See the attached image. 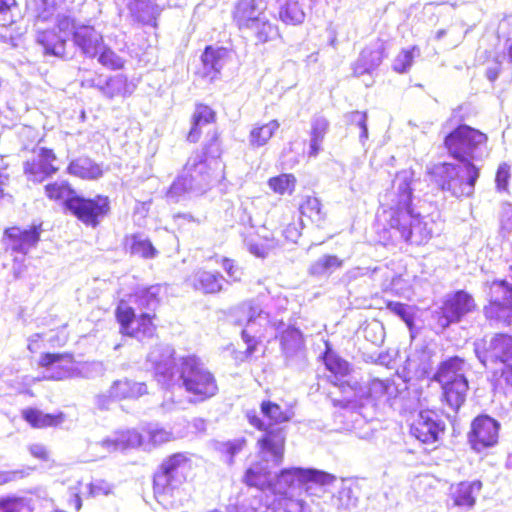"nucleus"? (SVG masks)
I'll use <instances>...</instances> for the list:
<instances>
[{"label":"nucleus","mask_w":512,"mask_h":512,"mask_svg":"<svg viewBox=\"0 0 512 512\" xmlns=\"http://www.w3.org/2000/svg\"><path fill=\"white\" fill-rule=\"evenodd\" d=\"M486 134L466 124H460L444 138L448 154L458 163L443 162L430 170L432 182L451 197H470L480 176L476 161L487 153Z\"/></svg>","instance_id":"1"},{"label":"nucleus","mask_w":512,"mask_h":512,"mask_svg":"<svg viewBox=\"0 0 512 512\" xmlns=\"http://www.w3.org/2000/svg\"><path fill=\"white\" fill-rule=\"evenodd\" d=\"M147 361L153 367L158 383L183 388L190 403L207 401L219 391L215 375L195 354L175 356L173 347L157 345L149 352Z\"/></svg>","instance_id":"2"},{"label":"nucleus","mask_w":512,"mask_h":512,"mask_svg":"<svg viewBox=\"0 0 512 512\" xmlns=\"http://www.w3.org/2000/svg\"><path fill=\"white\" fill-rule=\"evenodd\" d=\"M411 169L399 171L389 190L380 195V205L388 218L390 237L395 240L421 245L433 234V222L427 221L413 208V191L416 185Z\"/></svg>","instance_id":"3"},{"label":"nucleus","mask_w":512,"mask_h":512,"mask_svg":"<svg viewBox=\"0 0 512 512\" xmlns=\"http://www.w3.org/2000/svg\"><path fill=\"white\" fill-rule=\"evenodd\" d=\"M260 413L268 420V424L260 418L256 410H248L246 417L250 425L263 431L262 436L257 440V445L260 457L266 464L257 463L248 468L243 480L248 486L263 490L272 486L275 480L268 465L277 467L284 458L286 431L278 425L290 421L293 412L289 409L283 410L271 401H263L260 405Z\"/></svg>","instance_id":"4"},{"label":"nucleus","mask_w":512,"mask_h":512,"mask_svg":"<svg viewBox=\"0 0 512 512\" xmlns=\"http://www.w3.org/2000/svg\"><path fill=\"white\" fill-rule=\"evenodd\" d=\"M471 369L467 361L458 356L442 360L432 376V380L442 388V400L456 414L465 403L469 389L466 373Z\"/></svg>","instance_id":"5"},{"label":"nucleus","mask_w":512,"mask_h":512,"mask_svg":"<svg viewBox=\"0 0 512 512\" xmlns=\"http://www.w3.org/2000/svg\"><path fill=\"white\" fill-rule=\"evenodd\" d=\"M216 170L204 155L196 151L187 159L181 174L171 184L166 197L179 202L186 194H202L210 188Z\"/></svg>","instance_id":"6"},{"label":"nucleus","mask_w":512,"mask_h":512,"mask_svg":"<svg viewBox=\"0 0 512 512\" xmlns=\"http://www.w3.org/2000/svg\"><path fill=\"white\" fill-rule=\"evenodd\" d=\"M190 468V460L184 453H175L165 458L153 478L156 496L166 502L168 496L178 494Z\"/></svg>","instance_id":"7"},{"label":"nucleus","mask_w":512,"mask_h":512,"mask_svg":"<svg viewBox=\"0 0 512 512\" xmlns=\"http://www.w3.org/2000/svg\"><path fill=\"white\" fill-rule=\"evenodd\" d=\"M474 352L480 363L487 367L492 364L512 363V335L496 333L474 342Z\"/></svg>","instance_id":"8"},{"label":"nucleus","mask_w":512,"mask_h":512,"mask_svg":"<svg viewBox=\"0 0 512 512\" xmlns=\"http://www.w3.org/2000/svg\"><path fill=\"white\" fill-rule=\"evenodd\" d=\"M398 388L390 380L372 379L367 384L354 385V414L356 409H374L378 402L396 397Z\"/></svg>","instance_id":"9"},{"label":"nucleus","mask_w":512,"mask_h":512,"mask_svg":"<svg viewBox=\"0 0 512 512\" xmlns=\"http://www.w3.org/2000/svg\"><path fill=\"white\" fill-rule=\"evenodd\" d=\"M238 313L243 317H239V324L245 323L242 330V339L247 344L245 350V358L253 355L257 346V337H260V328L270 324L269 314L263 311L258 305L252 302L243 303L238 308Z\"/></svg>","instance_id":"10"},{"label":"nucleus","mask_w":512,"mask_h":512,"mask_svg":"<svg viewBox=\"0 0 512 512\" xmlns=\"http://www.w3.org/2000/svg\"><path fill=\"white\" fill-rule=\"evenodd\" d=\"M68 210L85 225L96 227L108 215L110 200L102 195L94 198L77 195L68 202Z\"/></svg>","instance_id":"11"},{"label":"nucleus","mask_w":512,"mask_h":512,"mask_svg":"<svg viewBox=\"0 0 512 512\" xmlns=\"http://www.w3.org/2000/svg\"><path fill=\"white\" fill-rule=\"evenodd\" d=\"M500 423L489 415L477 416L472 422L468 433L471 448L480 453L498 443Z\"/></svg>","instance_id":"12"},{"label":"nucleus","mask_w":512,"mask_h":512,"mask_svg":"<svg viewBox=\"0 0 512 512\" xmlns=\"http://www.w3.org/2000/svg\"><path fill=\"white\" fill-rule=\"evenodd\" d=\"M276 331L280 334V344L282 352L285 356L286 364L288 366L300 367L305 361V347L302 332L291 326L285 329V323L282 320L270 321Z\"/></svg>","instance_id":"13"},{"label":"nucleus","mask_w":512,"mask_h":512,"mask_svg":"<svg viewBox=\"0 0 512 512\" xmlns=\"http://www.w3.org/2000/svg\"><path fill=\"white\" fill-rule=\"evenodd\" d=\"M474 308L473 297L464 290H458L446 297L441 307L440 324L448 327L452 323H457Z\"/></svg>","instance_id":"14"},{"label":"nucleus","mask_w":512,"mask_h":512,"mask_svg":"<svg viewBox=\"0 0 512 512\" xmlns=\"http://www.w3.org/2000/svg\"><path fill=\"white\" fill-rule=\"evenodd\" d=\"M444 430L445 423L432 410L421 411L410 427L411 435L425 444L437 442Z\"/></svg>","instance_id":"15"},{"label":"nucleus","mask_w":512,"mask_h":512,"mask_svg":"<svg viewBox=\"0 0 512 512\" xmlns=\"http://www.w3.org/2000/svg\"><path fill=\"white\" fill-rule=\"evenodd\" d=\"M324 363L326 368L332 373L331 382L337 386L341 393L345 394L341 399H334V405L342 408H347L351 403L349 396L352 390L350 384V377L348 375L349 364L340 357L327 352L324 356Z\"/></svg>","instance_id":"16"},{"label":"nucleus","mask_w":512,"mask_h":512,"mask_svg":"<svg viewBox=\"0 0 512 512\" xmlns=\"http://www.w3.org/2000/svg\"><path fill=\"white\" fill-rule=\"evenodd\" d=\"M35 157L24 163V172L34 182H42L58 171L53 162L56 155L52 149L45 147L34 150Z\"/></svg>","instance_id":"17"},{"label":"nucleus","mask_w":512,"mask_h":512,"mask_svg":"<svg viewBox=\"0 0 512 512\" xmlns=\"http://www.w3.org/2000/svg\"><path fill=\"white\" fill-rule=\"evenodd\" d=\"M39 365L45 369L43 372L44 379L64 380L73 378L74 360L69 354H42Z\"/></svg>","instance_id":"18"},{"label":"nucleus","mask_w":512,"mask_h":512,"mask_svg":"<svg viewBox=\"0 0 512 512\" xmlns=\"http://www.w3.org/2000/svg\"><path fill=\"white\" fill-rule=\"evenodd\" d=\"M231 61V52L225 47L207 46L201 55L202 77L209 81L219 78L222 69Z\"/></svg>","instance_id":"19"},{"label":"nucleus","mask_w":512,"mask_h":512,"mask_svg":"<svg viewBox=\"0 0 512 512\" xmlns=\"http://www.w3.org/2000/svg\"><path fill=\"white\" fill-rule=\"evenodd\" d=\"M40 226H32L28 229L11 227L5 230V237L8 240L7 246L12 252L24 256L34 248L40 239Z\"/></svg>","instance_id":"20"},{"label":"nucleus","mask_w":512,"mask_h":512,"mask_svg":"<svg viewBox=\"0 0 512 512\" xmlns=\"http://www.w3.org/2000/svg\"><path fill=\"white\" fill-rule=\"evenodd\" d=\"M143 445V436L136 430L117 431L106 437L101 442L89 445V450L97 451L99 448L105 453L125 450Z\"/></svg>","instance_id":"21"},{"label":"nucleus","mask_w":512,"mask_h":512,"mask_svg":"<svg viewBox=\"0 0 512 512\" xmlns=\"http://www.w3.org/2000/svg\"><path fill=\"white\" fill-rule=\"evenodd\" d=\"M266 10L264 0H239L233 12V19L241 31L254 25Z\"/></svg>","instance_id":"22"},{"label":"nucleus","mask_w":512,"mask_h":512,"mask_svg":"<svg viewBox=\"0 0 512 512\" xmlns=\"http://www.w3.org/2000/svg\"><path fill=\"white\" fill-rule=\"evenodd\" d=\"M482 489L480 480L462 481L452 484L449 489V498L453 506L463 510H470L476 503V497Z\"/></svg>","instance_id":"23"},{"label":"nucleus","mask_w":512,"mask_h":512,"mask_svg":"<svg viewBox=\"0 0 512 512\" xmlns=\"http://www.w3.org/2000/svg\"><path fill=\"white\" fill-rule=\"evenodd\" d=\"M73 40L82 53L88 57L98 55L103 45V37L101 33L92 26L82 25L75 29Z\"/></svg>","instance_id":"24"},{"label":"nucleus","mask_w":512,"mask_h":512,"mask_svg":"<svg viewBox=\"0 0 512 512\" xmlns=\"http://www.w3.org/2000/svg\"><path fill=\"white\" fill-rule=\"evenodd\" d=\"M191 283L195 290L204 294H216L224 290V284L230 282L218 271L199 269L191 276Z\"/></svg>","instance_id":"25"},{"label":"nucleus","mask_w":512,"mask_h":512,"mask_svg":"<svg viewBox=\"0 0 512 512\" xmlns=\"http://www.w3.org/2000/svg\"><path fill=\"white\" fill-rule=\"evenodd\" d=\"M109 397L115 400L137 399L147 394V385L127 378L116 380L109 388Z\"/></svg>","instance_id":"26"},{"label":"nucleus","mask_w":512,"mask_h":512,"mask_svg":"<svg viewBox=\"0 0 512 512\" xmlns=\"http://www.w3.org/2000/svg\"><path fill=\"white\" fill-rule=\"evenodd\" d=\"M244 243L246 244L249 252L256 257L265 258L268 253L278 246V241L275 240L272 233H270L265 227H261L257 231L258 240L249 238L243 233Z\"/></svg>","instance_id":"27"},{"label":"nucleus","mask_w":512,"mask_h":512,"mask_svg":"<svg viewBox=\"0 0 512 512\" xmlns=\"http://www.w3.org/2000/svg\"><path fill=\"white\" fill-rule=\"evenodd\" d=\"M308 470L316 472L317 474H313L311 477H305L301 487L308 496L316 498L323 497L327 491L326 487L333 483L335 476L315 468H308Z\"/></svg>","instance_id":"28"},{"label":"nucleus","mask_w":512,"mask_h":512,"mask_svg":"<svg viewBox=\"0 0 512 512\" xmlns=\"http://www.w3.org/2000/svg\"><path fill=\"white\" fill-rule=\"evenodd\" d=\"M67 172L85 180H96L103 175L101 166L84 156L72 160L67 167Z\"/></svg>","instance_id":"29"},{"label":"nucleus","mask_w":512,"mask_h":512,"mask_svg":"<svg viewBox=\"0 0 512 512\" xmlns=\"http://www.w3.org/2000/svg\"><path fill=\"white\" fill-rule=\"evenodd\" d=\"M329 129L328 120L322 115L311 119L310 142L308 156L315 158L322 150V143Z\"/></svg>","instance_id":"30"},{"label":"nucleus","mask_w":512,"mask_h":512,"mask_svg":"<svg viewBox=\"0 0 512 512\" xmlns=\"http://www.w3.org/2000/svg\"><path fill=\"white\" fill-rule=\"evenodd\" d=\"M215 121V112L206 105H198L192 117V126L187 140L196 143L201 136L202 129Z\"/></svg>","instance_id":"31"},{"label":"nucleus","mask_w":512,"mask_h":512,"mask_svg":"<svg viewBox=\"0 0 512 512\" xmlns=\"http://www.w3.org/2000/svg\"><path fill=\"white\" fill-rule=\"evenodd\" d=\"M23 419L34 428L53 427L61 424L64 421V414H49L44 413L36 408H26L22 411Z\"/></svg>","instance_id":"32"},{"label":"nucleus","mask_w":512,"mask_h":512,"mask_svg":"<svg viewBox=\"0 0 512 512\" xmlns=\"http://www.w3.org/2000/svg\"><path fill=\"white\" fill-rule=\"evenodd\" d=\"M357 339L360 341L363 339L365 343L361 346H366L369 351V345L375 348H379L385 339V329L383 324L378 320H372L360 327L357 332Z\"/></svg>","instance_id":"33"},{"label":"nucleus","mask_w":512,"mask_h":512,"mask_svg":"<svg viewBox=\"0 0 512 512\" xmlns=\"http://www.w3.org/2000/svg\"><path fill=\"white\" fill-rule=\"evenodd\" d=\"M97 89L106 98L112 99L116 96H125L131 92L128 90L127 78L122 75H114L103 78L102 81L96 82Z\"/></svg>","instance_id":"34"},{"label":"nucleus","mask_w":512,"mask_h":512,"mask_svg":"<svg viewBox=\"0 0 512 512\" xmlns=\"http://www.w3.org/2000/svg\"><path fill=\"white\" fill-rule=\"evenodd\" d=\"M278 16L285 24H301L305 19L303 5L299 0H278Z\"/></svg>","instance_id":"35"},{"label":"nucleus","mask_w":512,"mask_h":512,"mask_svg":"<svg viewBox=\"0 0 512 512\" xmlns=\"http://www.w3.org/2000/svg\"><path fill=\"white\" fill-rule=\"evenodd\" d=\"M125 247L131 255L145 259H152L157 254V250L154 248L151 241L143 234L126 236Z\"/></svg>","instance_id":"36"},{"label":"nucleus","mask_w":512,"mask_h":512,"mask_svg":"<svg viewBox=\"0 0 512 512\" xmlns=\"http://www.w3.org/2000/svg\"><path fill=\"white\" fill-rule=\"evenodd\" d=\"M264 512H311V507L301 498L284 495L268 504Z\"/></svg>","instance_id":"37"},{"label":"nucleus","mask_w":512,"mask_h":512,"mask_svg":"<svg viewBox=\"0 0 512 512\" xmlns=\"http://www.w3.org/2000/svg\"><path fill=\"white\" fill-rule=\"evenodd\" d=\"M37 42L43 46L46 54L57 57L65 55L66 40L53 30L39 32Z\"/></svg>","instance_id":"38"},{"label":"nucleus","mask_w":512,"mask_h":512,"mask_svg":"<svg viewBox=\"0 0 512 512\" xmlns=\"http://www.w3.org/2000/svg\"><path fill=\"white\" fill-rule=\"evenodd\" d=\"M382 59L383 52L380 46L375 48H365L360 53V56L357 60V65L354 66V75L370 73L381 64Z\"/></svg>","instance_id":"39"},{"label":"nucleus","mask_w":512,"mask_h":512,"mask_svg":"<svg viewBox=\"0 0 512 512\" xmlns=\"http://www.w3.org/2000/svg\"><path fill=\"white\" fill-rule=\"evenodd\" d=\"M133 16L142 24L156 25L159 8L149 0H136L130 5Z\"/></svg>","instance_id":"40"},{"label":"nucleus","mask_w":512,"mask_h":512,"mask_svg":"<svg viewBox=\"0 0 512 512\" xmlns=\"http://www.w3.org/2000/svg\"><path fill=\"white\" fill-rule=\"evenodd\" d=\"M162 287L159 284L152 285L145 288H139L133 295V302L140 308L154 311L159 305V295Z\"/></svg>","instance_id":"41"},{"label":"nucleus","mask_w":512,"mask_h":512,"mask_svg":"<svg viewBox=\"0 0 512 512\" xmlns=\"http://www.w3.org/2000/svg\"><path fill=\"white\" fill-rule=\"evenodd\" d=\"M246 31L252 32L256 43H266L279 37L278 27L272 24L265 15H263L254 25H251Z\"/></svg>","instance_id":"42"},{"label":"nucleus","mask_w":512,"mask_h":512,"mask_svg":"<svg viewBox=\"0 0 512 512\" xmlns=\"http://www.w3.org/2000/svg\"><path fill=\"white\" fill-rule=\"evenodd\" d=\"M277 120H271L260 126H255L251 129L248 137L249 145L253 148H259L268 143L274 133L279 128Z\"/></svg>","instance_id":"43"},{"label":"nucleus","mask_w":512,"mask_h":512,"mask_svg":"<svg viewBox=\"0 0 512 512\" xmlns=\"http://www.w3.org/2000/svg\"><path fill=\"white\" fill-rule=\"evenodd\" d=\"M316 472L308 470V468L292 467L282 469L277 475L276 481L279 486L283 485V488H289L294 486L296 483L301 486L305 477H311Z\"/></svg>","instance_id":"44"},{"label":"nucleus","mask_w":512,"mask_h":512,"mask_svg":"<svg viewBox=\"0 0 512 512\" xmlns=\"http://www.w3.org/2000/svg\"><path fill=\"white\" fill-rule=\"evenodd\" d=\"M105 371L106 367L101 361H74L73 378L94 379L103 376Z\"/></svg>","instance_id":"45"},{"label":"nucleus","mask_w":512,"mask_h":512,"mask_svg":"<svg viewBox=\"0 0 512 512\" xmlns=\"http://www.w3.org/2000/svg\"><path fill=\"white\" fill-rule=\"evenodd\" d=\"M374 281H378L383 291H394L401 277L385 265L375 266L371 270Z\"/></svg>","instance_id":"46"},{"label":"nucleus","mask_w":512,"mask_h":512,"mask_svg":"<svg viewBox=\"0 0 512 512\" xmlns=\"http://www.w3.org/2000/svg\"><path fill=\"white\" fill-rule=\"evenodd\" d=\"M208 137V140L204 144L203 152H200V154L204 155L209 164H212L213 167L218 169L220 167V157L222 154L219 135L216 130H213L211 133L208 132Z\"/></svg>","instance_id":"47"},{"label":"nucleus","mask_w":512,"mask_h":512,"mask_svg":"<svg viewBox=\"0 0 512 512\" xmlns=\"http://www.w3.org/2000/svg\"><path fill=\"white\" fill-rule=\"evenodd\" d=\"M341 265L342 260L338 257L333 255H324L311 264L309 273L317 277L326 276L340 268Z\"/></svg>","instance_id":"48"},{"label":"nucleus","mask_w":512,"mask_h":512,"mask_svg":"<svg viewBox=\"0 0 512 512\" xmlns=\"http://www.w3.org/2000/svg\"><path fill=\"white\" fill-rule=\"evenodd\" d=\"M299 210L301 216L308 218L317 226H321L325 219V214L322 212L321 203L316 197H306L305 200L300 204Z\"/></svg>","instance_id":"49"},{"label":"nucleus","mask_w":512,"mask_h":512,"mask_svg":"<svg viewBox=\"0 0 512 512\" xmlns=\"http://www.w3.org/2000/svg\"><path fill=\"white\" fill-rule=\"evenodd\" d=\"M134 325L128 333L129 336L143 340L154 335L156 328L152 323V315L149 312L141 313Z\"/></svg>","instance_id":"50"},{"label":"nucleus","mask_w":512,"mask_h":512,"mask_svg":"<svg viewBox=\"0 0 512 512\" xmlns=\"http://www.w3.org/2000/svg\"><path fill=\"white\" fill-rule=\"evenodd\" d=\"M45 192L48 198L53 200H63L68 209V202L77 196L75 191L66 181H57L45 186Z\"/></svg>","instance_id":"51"},{"label":"nucleus","mask_w":512,"mask_h":512,"mask_svg":"<svg viewBox=\"0 0 512 512\" xmlns=\"http://www.w3.org/2000/svg\"><path fill=\"white\" fill-rule=\"evenodd\" d=\"M358 351L366 363H374L386 368H391L396 356V352L390 350L382 352H378L377 350L367 351L366 346L359 347Z\"/></svg>","instance_id":"52"},{"label":"nucleus","mask_w":512,"mask_h":512,"mask_svg":"<svg viewBox=\"0 0 512 512\" xmlns=\"http://www.w3.org/2000/svg\"><path fill=\"white\" fill-rule=\"evenodd\" d=\"M269 188L279 195H291L296 187V178L293 174L283 173L268 180Z\"/></svg>","instance_id":"53"},{"label":"nucleus","mask_w":512,"mask_h":512,"mask_svg":"<svg viewBox=\"0 0 512 512\" xmlns=\"http://www.w3.org/2000/svg\"><path fill=\"white\" fill-rule=\"evenodd\" d=\"M387 309L400 317L410 331H412L415 316V308L413 306L401 302L389 301L387 303Z\"/></svg>","instance_id":"54"},{"label":"nucleus","mask_w":512,"mask_h":512,"mask_svg":"<svg viewBox=\"0 0 512 512\" xmlns=\"http://www.w3.org/2000/svg\"><path fill=\"white\" fill-rule=\"evenodd\" d=\"M145 433L149 442L154 446L161 445L175 439L172 431L167 430L158 424H149L145 429Z\"/></svg>","instance_id":"55"},{"label":"nucleus","mask_w":512,"mask_h":512,"mask_svg":"<svg viewBox=\"0 0 512 512\" xmlns=\"http://www.w3.org/2000/svg\"><path fill=\"white\" fill-rule=\"evenodd\" d=\"M116 317L121 326V333L128 335L137 320L134 309L121 302L116 309Z\"/></svg>","instance_id":"56"},{"label":"nucleus","mask_w":512,"mask_h":512,"mask_svg":"<svg viewBox=\"0 0 512 512\" xmlns=\"http://www.w3.org/2000/svg\"><path fill=\"white\" fill-rule=\"evenodd\" d=\"M415 53L419 55V49L413 46L411 49L402 50L393 62V69L398 73L407 72L412 66Z\"/></svg>","instance_id":"57"},{"label":"nucleus","mask_w":512,"mask_h":512,"mask_svg":"<svg viewBox=\"0 0 512 512\" xmlns=\"http://www.w3.org/2000/svg\"><path fill=\"white\" fill-rule=\"evenodd\" d=\"M98 54V62L108 69L117 70L121 69L124 65V60L120 56L103 45Z\"/></svg>","instance_id":"58"},{"label":"nucleus","mask_w":512,"mask_h":512,"mask_svg":"<svg viewBox=\"0 0 512 512\" xmlns=\"http://www.w3.org/2000/svg\"><path fill=\"white\" fill-rule=\"evenodd\" d=\"M34 10L36 17L41 21L49 20L56 8L55 0H34Z\"/></svg>","instance_id":"59"},{"label":"nucleus","mask_w":512,"mask_h":512,"mask_svg":"<svg viewBox=\"0 0 512 512\" xmlns=\"http://www.w3.org/2000/svg\"><path fill=\"white\" fill-rule=\"evenodd\" d=\"M220 265L230 279L228 280L230 284L232 282H239L241 280L243 271L235 260L223 257L221 258Z\"/></svg>","instance_id":"60"},{"label":"nucleus","mask_w":512,"mask_h":512,"mask_svg":"<svg viewBox=\"0 0 512 512\" xmlns=\"http://www.w3.org/2000/svg\"><path fill=\"white\" fill-rule=\"evenodd\" d=\"M0 512H29L26 502L21 498L0 499Z\"/></svg>","instance_id":"61"},{"label":"nucleus","mask_w":512,"mask_h":512,"mask_svg":"<svg viewBox=\"0 0 512 512\" xmlns=\"http://www.w3.org/2000/svg\"><path fill=\"white\" fill-rule=\"evenodd\" d=\"M354 123H356L355 127L359 130V142L366 149V142L368 140L367 114L354 111Z\"/></svg>","instance_id":"62"},{"label":"nucleus","mask_w":512,"mask_h":512,"mask_svg":"<svg viewBox=\"0 0 512 512\" xmlns=\"http://www.w3.org/2000/svg\"><path fill=\"white\" fill-rule=\"evenodd\" d=\"M246 444V440L244 438L234 439L231 441H227L220 445V450L223 453H226L229 456L228 463H233V457L237 455Z\"/></svg>","instance_id":"63"},{"label":"nucleus","mask_w":512,"mask_h":512,"mask_svg":"<svg viewBox=\"0 0 512 512\" xmlns=\"http://www.w3.org/2000/svg\"><path fill=\"white\" fill-rule=\"evenodd\" d=\"M268 504H263L259 499L254 498L249 505L242 504L238 507H231L230 512H264Z\"/></svg>","instance_id":"64"}]
</instances>
